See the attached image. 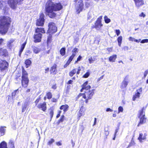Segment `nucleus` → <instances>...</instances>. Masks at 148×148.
<instances>
[{
    "mask_svg": "<svg viewBox=\"0 0 148 148\" xmlns=\"http://www.w3.org/2000/svg\"><path fill=\"white\" fill-rule=\"evenodd\" d=\"M52 36L51 35H49L48 37L47 40V42H50L51 40V38Z\"/></svg>",
    "mask_w": 148,
    "mask_h": 148,
    "instance_id": "nucleus-54",
    "label": "nucleus"
},
{
    "mask_svg": "<svg viewBox=\"0 0 148 148\" xmlns=\"http://www.w3.org/2000/svg\"><path fill=\"white\" fill-rule=\"evenodd\" d=\"M123 109L122 107L120 106L118 108V113H119L120 112H122L123 111Z\"/></svg>",
    "mask_w": 148,
    "mask_h": 148,
    "instance_id": "nucleus-43",
    "label": "nucleus"
},
{
    "mask_svg": "<svg viewBox=\"0 0 148 148\" xmlns=\"http://www.w3.org/2000/svg\"><path fill=\"white\" fill-rule=\"evenodd\" d=\"M33 51L35 53H38L40 51V49L35 47H33Z\"/></svg>",
    "mask_w": 148,
    "mask_h": 148,
    "instance_id": "nucleus-26",
    "label": "nucleus"
},
{
    "mask_svg": "<svg viewBox=\"0 0 148 148\" xmlns=\"http://www.w3.org/2000/svg\"><path fill=\"white\" fill-rule=\"evenodd\" d=\"M94 14L92 12H90L88 13L87 18L88 19H89L92 17Z\"/></svg>",
    "mask_w": 148,
    "mask_h": 148,
    "instance_id": "nucleus-34",
    "label": "nucleus"
},
{
    "mask_svg": "<svg viewBox=\"0 0 148 148\" xmlns=\"http://www.w3.org/2000/svg\"><path fill=\"white\" fill-rule=\"evenodd\" d=\"M126 80H128V78L127 76H126L125 78L124 79V80L122 82L121 85V89L124 88L126 87L127 86L128 82L126 81Z\"/></svg>",
    "mask_w": 148,
    "mask_h": 148,
    "instance_id": "nucleus-19",
    "label": "nucleus"
},
{
    "mask_svg": "<svg viewBox=\"0 0 148 148\" xmlns=\"http://www.w3.org/2000/svg\"><path fill=\"white\" fill-rule=\"evenodd\" d=\"M26 43V42L25 41L21 45V49L19 53V56H21V53L25 48Z\"/></svg>",
    "mask_w": 148,
    "mask_h": 148,
    "instance_id": "nucleus-24",
    "label": "nucleus"
},
{
    "mask_svg": "<svg viewBox=\"0 0 148 148\" xmlns=\"http://www.w3.org/2000/svg\"><path fill=\"white\" fill-rule=\"evenodd\" d=\"M134 39L135 38H133L132 37H130L129 38V40L130 41H134Z\"/></svg>",
    "mask_w": 148,
    "mask_h": 148,
    "instance_id": "nucleus-60",
    "label": "nucleus"
},
{
    "mask_svg": "<svg viewBox=\"0 0 148 148\" xmlns=\"http://www.w3.org/2000/svg\"><path fill=\"white\" fill-rule=\"evenodd\" d=\"M5 127H0V136H3L5 134V130L4 129Z\"/></svg>",
    "mask_w": 148,
    "mask_h": 148,
    "instance_id": "nucleus-23",
    "label": "nucleus"
},
{
    "mask_svg": "<svg viewBox=\"0 0 148 148\" xmlns=\"http://www.w3.org/2000/svg\"><path fill=\"white\" fill-rule=\"evenodd\" d=\"M102 17L100 16L98 18L95 23V27L97 30H99L103 26L101 23V19Z\"/></svg>",
    "mask_w": 148,
    "mask_h": 148,
    "instance_id": "nucleus-10",
    "label": "nucleus"
},
{
    "mask_svg": "<svg viewBox=\"0 0 148 148\" xmlns=\"http://www.w3.org/2000/svg\"><path fill=\"white\" fill-rule=\"evenodd\" d=\"M36 33H40V32L44 33L45 32L43 28H37L36 30Z\"/></svg>",
    "mask_w": 148,
    "mask_h": 148,
    "instance_id": "nucleus-27",
    "label": "nucleus"
},
{
    "mask_svg": "<svg viewBox=\"0 0 148 148\" xmlns=\"http://www.w3.org/2000/svg\"><path fill=\"white\" fill-rule=\"evenodd\" d=\"M51 101H52L53 102H56L57 101V100L55 98H53L52 99Z\"/></svg>",
    "mask_w": 148,
    "mask_h": 148,
    "instance_id": "nucleus-64",
    "label": "nucleus"
},
{
    "mask_svg": "<svg viewBox=\"0 0 148 148\" xmlns=\"http://www.w3.org/2000/svg\"><path fill=\"white\" fill-rule=\"evenodd\" d=\"M31 51L29 50H27L25 53V55L27 56H28L31 53Z\"/></svg>",
    "mask_w": 148,
    "mask_h": 148,
    "instance_id": "nucleus-48",
    "label": "nucleus"
},
{
    "mask_svg": "<svg viewBox=\"0 0 148 148\" xmlns=\"http://www.w3.org/2000/svg\"><path fill=\"white\" fill-rule=\"evenodd\" d=\"M83 3L82 0H79L76 5V8L77 13H79L83 8Z\"/></svg>",
    "mask_w": 148,
    "mask_h": 148,
    "instance_id": "nucleus-9",
    "label": "nucleus"
},
{
    "mask_svg": "<svg viewBox=\"0 0 148 148\" xmlns=\"http://www.w3.org/2000/svg\"><path fill=\"white\" fill-rule=\"evenodd\" d=\"M75 56L74 54H72L71 56H70L69 60H68L67 62L66 65H67V66L69 65V64L72 61V60L73 59L74 57H75Z\"/></svg>",
    "mask_w": 148,
    "mask_h": 148,
    "instance_id": "nucleus-30",
    "label": "nucleus"
},
{
    "mask_svg": "<svg viewBox=\"0 0 148 148\" xmlns=\"http://www.w3.org/2000/svg\"><path fill=\"white\" fill-rule=\"evenodd\" d=\"M90 74V72H87L83 76V77L85 78H87L89 76Z\"/></svg>",
    "mask_w": 148,
    "mask_h": 148,
    "instance_id": "nucleus-44",
    "label": "nucleus"
},
{
    "mask_svg": "<svg viewBox=\"0 0 148 148\" xmlns=\"http://www.w3.org/2000/svg\"><path fill=\"white\" fill-rule=\"evenodd\" d=\"M76 72V70L75 69H74L72 70L69 73V75L70 76H72Z\"/></svg>",
    "mask_w": 148,
    "mask_h": 148,
    "instance_id": "nucleus-35",
    "label": "nucleus"
},
{
    "mask_svg": "<svg viewBox=\"0 0 148 148\" xmlns=\"http://www.w3.org/2000/svg\"><path fill=\"white\" fill-rule=\"evenodd\" d=\"M56 65H54L51 68L50 72L51 73H56Z\"/></svg>",
    "mask_w": 148,
    "mask_h": 148,
    "instance_id": "nucleus-28",
    "label": "nucleus"
},
{
    "mask_svg": "<svg viewBox=\"0 0 148 148\" xmlns=\"http://www.w3.org/2000/svg\"><path fill=\"white\" fill-rule=\"evenodd\" d=\"M78 52V49L77 48H75L73 49L72 51V54H74V56L76 55V53Z\"/></svg>",
    "mask_w": 148,
    "mask_h": 148,
    "instance_id": "nucleus-41",
    "label": "nucleus"
},
{
    "mask_svg": "<svg viewBox=\"0 0 148 148\" xmlns=\"http://www.w3.org/2000/svg\"><path fill=\"white\" fill-rule=\"evenodd\" d=\"M84 112L82 110H80L79 111V116H81L82 115H84Z\"/></svg>",
    "mask_w": 148,
    "mask_h": 148,
    "instance_id": "nucleus-50",
    "label": "nucleus"
},
{
    "mask_svg": "<svg viewBox=\"0 0 148 148\" xmlns=\"http://www.w3.org/2000/svg\"><path fill=\"white\" fill-rule=\"evenodd\" d=\"M55 141V140L54 139L52 138L51 140H49L48 143V144L49 145H51Z\"/></svg>",
    "mask_w": 148,
    "mask_h": 148,
    "instance_id": "nucleus-45",
    "label": "nucleus"
},
{
    "mask_svg": "<svg viewBox=\"0 0 148 148\" xmlns=\"http://www.w3.org/2000/svg\"><path fill=\"white\" fill-rule=\"evenodd\" d=\"M3 3H1L0 1V9L3 6L4 4V1H2Z\"/></svg>",
    "mask_w": 148,
    "mask_h": 148,
    "instance_id": "nucleus-62",
    "label": "nucleus"
},
{
    "mask_svg": "<svg viewBox=\"0 0 148 148\" xmlns=\"http://www.w3.org/2000/svg\"><path fill=\"white\" fill-rule=\"evenodd\" d=\"M42 35L40 33H36L34 35V38L35 40L34 42H39L41 41Z\"/></svg>",
    "mask_w": 148,
    "mask_h": 148,
    "instance_id": "nucleus-12",
    "label": "nucleus"
},
{
    "mask_svg": "<svg viewBox=\"0 0 148 148\" xmlns=\"http://www.w3.org/2000/svg\"><path fill=\"white\" fill-rule=\"evenodd\" d=\"M50 116L51 119L52 118L53 115V112L52 110H51L50 112Z\"/></svg>",
    "mask_w": 148,
    "mask_h": 148,
    "instance_id": "nucleus-52",
    "label": "nucleus"
},
{
    "mask_svg": "<svg viewBox=\"0 0 148 148\" xmlns=\"http://www.w3.org/2000/svg\"><path fill=\"white\" fill-rule=\"evenodd\" d=\"M94 89L87 90L84 93L80 94L79 95V96H82L84 99H91L94 93Z\"/></svg>",
    "mask_w": 148,
    "mask_h": 148,
    "instance_id": "nucleus-4",
    "label": "nucleus"
},
{
    "mask_svg": "<svg viewBox=\"0 0 148 148\" xmlns=\"http://www.w3.org/2000/svg\"><path fill=\"white\" fill-rule=\"evenodd\" d=\"M82 58V57L80 56H79V57L78 58H77V60L75 62V64L78 61L80 60H81V59Z\"/></svg>",
    "mask_w": 148,
    "mask_h": 148,
    "instance_id": "nucleus-56",
    "label": "nucleus"
},
{
    "mask_svg": "<svg viewBox=\"0 0 148 148\" xmlns=\"http://www.w3.org/2000/svg\"><path fill=\"white\" fill-rule=\"evenodd\" d=\"M115 32L117 36H118L120 33V31L119 29H116L115 30Z\"/></svg>",
    "mask_w": 148,
    "mask_h": 148,
    "instance_id": "nucleus-51",
    "label": "nucleus"
},
{
    "mask_svg": "<svg viewBox=\"0 0 148 148\" xmlns=\"http://www.w3.org/2000/svg\"><path fill=\"white\" fill-rule=\"evenodd\" d=\"M56 143V145L58 146H60L62 145V143L60 142H57Z\"/></svg>",
    "mask_w": 148,
    "mask_h": 148,
    "instance_id": "nucleus-63",
    "label": "nucleus"
},
{
    "mask_svg": "<svg viewBox=\"0 0 148 148\" xmlns=\"http://www.w3.org/2000/svg\"><path fill=\"white\" fill-rule=\"evenodd\" d=\"M88 60L89 61V63L91 64L93 63L95 60V58H92V57H91L88 58Z\"/></svg>",
    "mask_w": 148,
    "mask_h": 148,
    "instance_id": "nucleus-36",
    "label": "nucleus"
},
{
    "mask_svg": "<svg viewBox=\"0 0 148 148\" xmlns=\"http://www.w3.org/2000/svg\"><path fill=\"white\" fill-rule=\"evenodd\" d=\"M54 3L51 1H48L46 4L45 10L49 17L51 18L55 17L56 14L54 12Z\"/></svg>",
    "mask_w": 148,
    "mask_h": 148,
    "instance_id": "nucleus-2",
    "label": "nucleus"
},
{
    "mask_svg": "<svg viewBox=\"0 0 148 148\" xmlns=\"http://www.w3.org/2000/svg\"><path fill=\"white\" fill-rule=\"evenodd\" d=\"M48 27H49L48 30V32L53 33L57 31V28L56 26L54 23L53 22L50 23H49Z\"/></svg>",
    "mask_w": 148,
    "mask_h": 148,
    "instance_id": "nucleus-6",
    "label": "nucleus"
},
{
    "mask_svg": "<svg viewBox=\"0 0 148 148\" xmlns=\"http://www.w3.org/2000/svg\"><path fill=\"white\" fill-rule=\"evenodd\" d=\"M77 69H78V71H77V74H79V73H80V71L81 70L80 67L79 66L78 67Z\"/></svg>",
    "mask_w": 148,
    "mask_h": 148,
    "instance_id": "nucleus-61",
    "label": "nucleus"
},
{
    "mask_svg": "<svg viewBox=\"0 0 148 148\" xmlns=\"http://www.w3.org/2000/svg\"><path fill=\"white\" fill-rule=\"evenodd\" d=\"M145 16V15L144 14L143 12H141L139 15V16L143 17V18H144Z\"/></svg>",
    "mask_w": 148,
    "mask_h": 148,
    "instance_id": "nucleus-55",
    "label": "nucleus"
},
{
    "mask_svg": "<svg viewBox=\"0 0 148 148\" xmlns=\"http://www.w3.org/2000/svg\"><path fill=\"white\" fill-rule=\"evenodd\" d=\"M69 106L66 104L62 106L60 108V110H63V111L65 112L68 109Z\"/></svg>",
    "mask_w": 148,
    "mask_h": 148,
    "instance_id": "nucleus-25",
    "label": "nucleus"
},
{
    "mask_svg": "<svg viewBox=\"0 0 148 148\" xmlns=\"http://www.w3.org/2000/svg\"><path fill=\"white\" fill-rule=\"evenodd\" d=\"M133 1L136 7L138 8H139L145 4L144 0H133Z\"/></svg>",
    "mask_w": 148,
    "mask_h": 148,
    "instance_id": "nucleus-11",
    "label": "nucleus"
},
{
    "mask_svg": "<svg viewBox=\"0 0 148 148\" xmlns=\"http://www.w3.org/2000/svg\"><path fill=\"white\" fill-rule=\"evenodd\" d=\"M9 145L10 147L14 146V141L12 140H10L9 142Z\"/></svg>",
    "mask_w": 148,
    "mask_h": 148,
    "instance_id": "nucleus-37",
    "label": "nucleus"
},
{
    "mask_svg": "<svg viewBox=\"0 0 148 148\" xmlns=\"http://www.w3.org/2000/svg\"><path fill=\"white\" fill-rule=\"evenodd\" d=\"M31 63V62L30 60L29 59L27 60L25 62L26 67L27 68H28L30 65Z\"/></svg>",
    "mask_w": 148,
    "mask_h": 148,
    "instance_id": "nucleus-32",
    "label": "nucleus"
},
{
    "mask_svg": "<svg viewBox=\"0 0 148 148\" xmlns=\"http://www.w3.org/2000/svg\"><path fill=\"white\" fill-rule=\"evenodd\" d=\"M64 115H62L60 118V119L59 120V121L60 122H62L63 121L64 118Z\"/></svg>",
    "mask_w": 148,
    "mask_h": 148,
    "instance_id": "nucleus-57",
    "label": "nucleus"
},
{
    "mask_svg": "<svg viewBox=\"0 0 148 148\" xmlns=\"http://www.w3.org/2000/svg\"><path fill=\"white\" fill-rule=\"evenodd\" d=\"M44 17V14L41 13L40 14V18L37 20L36 23L37 25L40 26H43L45 22Z\"/></svg>",
    "mask_w": 148,
    "mask_h": 148,
    "instance_id": "nucleus-7",
    "label": "nucleus"
},
{
    "mask_svg": "<svg viewBox=\"0 0 148 148\" xmlns=\"http://www.w3.org/2000/svg\"><path fill=\"white\" fill-rule=\"evenodd\" d=\"M46 104L45 102H44L43 103H40L38 104L37 107L39 108H41L42 110L45 111L46 109Z\"/></svg>",
    "mask_w": 148,
    "mask_h": 148,
    "instance_id": "nucleus-20",
    "label": "nucleus"
},
{
    "mask_svg": "<svg viewBox=\"0 0 148 148\" xmlns=\"http://www.w3.org/2000/svg\"><path fill=\"white\" fill-rule=\"evenodd\" d=\"M90 3L88 2H86L85 3V6L87 7H88L90 6Z\"/></svg>",
    "mask_w": 148,
    "mask_h": 148,
    "instance_id": "nucleus-59",
    "label": "nucleus"
},
{
    "mask_svg": "<svg viewBox=\"0 0 148 148\" xmlns=\"http://www.w3.org/2000/svg\"><path fill=\"white\" fill-rule=\"evenodd\" d=\"M146 107H143L138 111V117H145V112Z\"/></svg>",
    "mask_w": 148,
    "mask_h": 148,
    "instance_id": "nucleus-16",
    "label": "nucleus"
},
{
    "mask_svg": "<svg viewBox=\"0 0 148 148\" xmlns=\"http://www.w3.org/2000/svg\"><path fill=\"white\" fill-rule=\"evenodd\" d=\"M11 22L10 18L8 17H0V32L5 34L8 31Z\"/></svg>",
    "mask_w": 148,
    "mask_h": 148,
    "instance_id": "nucleus-1",
    "label": "nucleus"
},
{
    "mask_svg": "<svg viewBox=\"0 0 148 148\" xmlns=\"http://www.w3.org/2000/svg\"><path fill=\"white\" fill-rule=\"evenodd\" d=\"M18 89L16 90L12 93V97H14L16 94V92L17 91Z\"/></svg>",
    "mask_w": 148,
    "mask_h": 148,
    "instance_id": "nucleus-49",
    "label": "nucleus"
},
{
    "mask_svg": "<svg viewBox=\"0 0 148 148\" xmlns=\"http://www.w3.org/2000/svg\"><path fill=\"white\" fill-rule=\"evenodd\" d=\"M29 82V79L27 77V73L24 69H23L21 80L22 86L24 88H26L28 85Z\"/></svg>",
    "mask_w": 148,
    "mask_h": 148,
    "instance_id": "nucleus-3",
    "label": "nucleus"
},
{
    "mask_svg": "<svg viewBox=\"0 0 148 148\" xmlns=\"http://www.w3.org/2000/svg\"><path fill=\"white\" fill-rule=\"evenodd\" d=\"M23 0H8V4L12 9H14L17 4H21Z\"/></svg>",
    "mask_w": 148,
    "mask_h": 148,
    "instance_id": "nucleus-5",
    "label": "nucleus"
},
{
    "mask_svg": "<svg viewBox=\"0 0 148 148\" xmlns=\"http://www.w3.org/2000/svg\"><path fill=\"white\" fill-rule=\"evenodd\" d=\"M14 41V40L13 39H11L7 43V46L9 47H10L11 46V44Z\"/></svg>",
    "mask_w": 148,
    "mask_h": 148,
    "instance_id": "nucleus-42",
    "label": "nucleus"
},
{
    "mask_svg": "<svg viewBox=\"0 0 148 148\" xmlns=\"http://www.w3.org/2000/svg\"><path fill=\"white\" fill-rule=\"evenodd\" d=\"M65 50L66 49L65 48H62L60 49V53L62 56H64L65 55L66 52Z\"/></svg>",
    "mask_w": 148,
    "mask_h": 148,
    "instance_id": "nucleus-33",
    "label": "nucleus"
},
{
    "mask_svg": "<svg viewBox=\"0 0 148 148\" xmlns=\"http://www.w3.org/2000/svg\"><path fill=\"white\" fill-rule=\"evenodd\" d=\"M148 74V69L146 70L144 73V77L145 78L147 76V75Z\"/></svg>",
    "mask_w": 148,
    "mask_h": 148,
    "instance_id": "nucleus-53",
    "label": "nucleus"
},
{
    "mask_svg": "<svg viewBox=\"0 0 148 148\" xmlns=\"http://www.w3.org/2000/svg\"><path fill=\"white\" fill-rule=\"evenodd\" d=\"M139 119V121L137 125V127H139L143 125L146 122L147 118L146 117H138Z\"/></svg>",
    "mask_w": 148,
    "mask_h": 148,
    "instance_id": "nucleus-14",
    "label": "nucleus"
},
{
    "mask_svg": "<svg viewBox=\"0 0 148 148\" xmlns=\"http://www.w3.org/2000/svg\"><path fill=\"white\" fill-rule=\"evenodd\" d=\"M148 42V39H144L142 40L140 42L141 43H147Z\"/></svg>",
    "mask_w": 148,
    "mask_h": 148,
    "instance_id": "nucleus-47",
    "label": "nucleus"
},
{
    "mask_svg": "<svg viewBox=\"0 0 148 148\" xmlns=\"http://www.w3.org/2000/svg\"><path fill=\"white\" fill-rule=\"evenodd\" d=\"M54 11H59L63 8V6L60 3H54Z\"/></svg>",
    "mask_w": 148,
    "mask_h": 148,
    "instance_id": "nucleus-15",
    "label": "nucleus"
},
{
    "mask_svg": "<svg viewBox=\"0 0 148 148\" xmlns=\"http://www.w3.org/2000/svg\"><path fill=\"white\" fill-rule=\"evenodd\" d=\"M104 20L106 23H108L110 22V19L108 18L106 16H105L104 17Z\"/></svg>",
    "mask_w": 148,
    "mask_h": 148,
    "instance_id": "nucleus-38",
    "label": "nucleus"
},
{
    "mask_svg": "<svg viewBox=\"0 0 148 148\" xmlns=\"http://www.w3.org/2000/svg\"><path fill=\"white\" fill-rule=\"evenodd\" d=\"M134 141L131 142L130 143V144L128 145V147H130L131 146L134 145Z\"/></svg>",
    "mask_w": 148,
    "mask_h": 148,
    "instance_id": "nucleus-58",
    "label": "nucleus"
},
{
    "mask_svg": "<svg viewBox=\"0 0 148 148\" xmlns=\"http://www.w3.org/2000/svg\"><path fill=\"white\" fill-rule=\"evenodd\" d=\"M116 58L117 55H114L112 56V62H115Z\"/></svg>",
    "mask_w": 148,
    "mask_h": 148,
    "instance_id": "nucleus-40",
    "label": "nucleus"
},
{
    "mask_svg": "<svg viewBox=\"0 0 148 148\" xmlns=\"http://www.w3.org/2000/svg\"><path fill=\"white\" fill-rule=\"evenodd\" d=\"M147 136V134L146 133H145L144 134L142 133H140L138 139L140 142L141 143L143 142V140L146 139Z\"/></svg>",
    "mask_w": 148,
    "mask_h": 148,
    "instance_id": "nucleus-13",
    "label": "nucleus"
},
{
    "mask_svg": "<svg viewBox=\"0 0 148 148\" xmlns=\"http://www.w3.org/2000/svg\"><path fill=\"white\" fill-rule=\"evenodd\" d=\"M28 106V104L27 102H25L24 104H23L22 105V112H24L27 107Z\"/></svg>",
    "mask_w": 148,
    "mask_h": 148,
    "instance_id": "nucleus-22",
    "label": "nucleus"
},
{
    "mask_svg": "<svg viewBox=\"0 0 148 148\" xmlns=\"http://www.w3.org/2000/svg\"><path fill=\"white\" fill-rule=\"evenodd\" d=\"M46 96L48 99H50L52 97V95L51 92H49L47 94Z\"/></svg>",
    "mask_w": 148,
    "mask_h": 148,
    "instance_id": "nucleus-39",
    "label": "nucleus"
},
{
    "mask_svg": "<svg viewBox=\"0 0 148 148\" xmlns=\"http://www.w3.org/2000/svg\"><path fill=\"white\" fill-rule=\"evenodd\" d=\"M117 41L118 42V45L119 46H121L122 40V37L121 36H120L117 38Z\"/></svg>",
    "mask_w": 148,
    "mask_h": 148,
    "instance_id": "nucleus-31",
    "label": "nucleus"
},
{
    "mask_svg": "<svg viewBox=\"0 0 148 148\" xmlns=\"http://www.w3.org/2000/svg\"><path fill=\"white\" fill-rule=\"evenodd\" d=\"M88 81H86L82 86V88L81 90V92L83 91L84 89L86 90V91L90 88V86L88 84Z\"/></svg>",
    "mask_w": 148,
    "mask_h": 148,
    "instance_id": "nucleus-18",
    "label": "nucleus"
},
{
    "mask_svg": "<svg viewBox=\"0 0 148 148\" xmlns=\"http://www.w3.org/2000/svg\"><path fill=\"white\" fill-rule=\"evenodd\" d=\"M118 130H119V129H118V128L116 129L115 130V133L114 134V137L113 138H112L113 140H115V138L116 136V133L118 132Z\"/></svg>",
    "mask_w": 148,
    "mask_h": 148,
    "instance_id": "nucleus-46",
    "label": "nucleus"
},
{
    "mask_svg": "<svg viewBox=\"0 0 148 148\" xmlns=\"http://www.w3.org/2000/svg\"><path fill=\"white\" fill-rule=\"evenodd\" d=\"M8 66V62L2 60L0 62V68L1 70L6 68Z\"/></svg>",
    "mask_w": 148,
    "mask_h": 148,
    "instance_id": "nucleus-17",
    "label": "nucleus"
},
{
    "mask_svg": "<svg viewBox=\"0 0 148 148\" xmlns=\"http://www.w3.org/2000/svg\"><path fill=\"white\" fill-rule=\"evenodd\" d=\"M0 148H8L7 146V143L5 141H3L0 144Z\"/></svg>",
    "mask_w": 148,
    "mask_h": 148,
    "instance_id": "nucleus-29",
    "label": "nucleus"
},
{
    "mask_svg": "<svg viewBox=\"0 0 148 148\" xmlns=\"http://www.w3.org/2000/svg\"><path fill=\"white\" fill-rule=\"evenodd\" d=\"M142 91V88L141 87L139 89L136 90V92H135L134 94L133 95L132 100L133 101H135L137 99H139L140 96V95L141 92Z\"/></svg>",
    "mask_w": 148,
    "mask_h": 148,
    "instance_id": "nucleus-8",
    "label": "nucleus"
},
{
    "mask_svg": "<svg viewBox=\"0 0 148 148\" xmlns=\"http://www.w3.org/2000/svg\"><path fill=\"white\" fill-rule=\"evenodd\" d=\"M7 53L6 49L3 48L0 49V56H6Z\"/></svg>",
    "mask_w": 148,
    "mask_h": 148,
    "instance_id": "nucleus-21",
    "label": "nucleus"
}]
</instances>
